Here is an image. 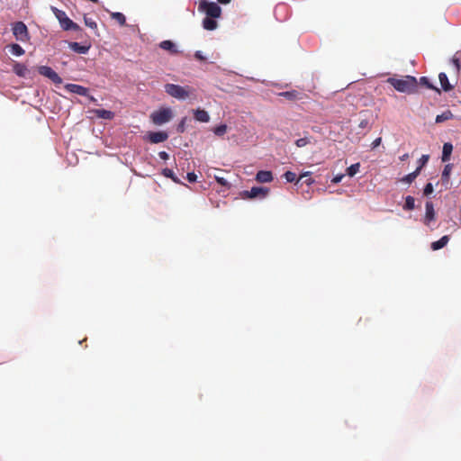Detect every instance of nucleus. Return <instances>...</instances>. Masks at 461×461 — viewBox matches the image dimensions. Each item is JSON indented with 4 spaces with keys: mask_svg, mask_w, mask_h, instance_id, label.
Returning <instances> with one entry per match:
<instances>
[{
    "mask_svg": "<svg viewBox=\"0 0 461 461\" xmlns=\"http://www.w3.org/2000/svg\"><path fill=\"white\" fill-rule=\"evenodd\" d=\"M387 82L401 93L412 94L417 89V79L412 76H407L402 79L389 77Z\"/></svg>",
    "mask_w": 461,
    "mask_h": 461,
    "instance_id": "f257e3e1",
    "label": "nucleus"
},
{
    "mask_svg": "<svg viewBox=\"0 0 461 461\" xmlns=\"http://www.w3.org/2000/svg\"><path fill=\"white\" fill-rule=\"evenodd\" d=\"M51 11L59 22L60 27L64 31H75L80 33L83 32L80 26L77 23H74L70 18H68L64 11L59 10L55 6H51Z\"/></svg>",
    "mask_w": 461,
    "mask_h": 461,
    "instance_id": "f03ea898",
    "label": "nucleus"
},
{
    "mask_svg": "<svg viewBox=\"0 0 461 461\" xmlns=\"http://www.w3.org/2000/svg\"><path fill=\"white\" fill-rule=\"evenodd\" d=\"M193 91L190 86H181L175 84L165 85V92L170 96L179 100L187 98Z\"/></svg>",
    "mask_w": 461,
    "mask_h": 461,
    "instance_id": "7ed1b4c3",
    "label": "nucleus"
},
{
    "mask_svg": "<svg viewBox=\"0 0 461 461\" xmlns=\"http://www.w3.org/2000/svg\"><path fill=\"white\" fill-rule=\"evenodd\" d=\"M199 11L203 12L206 16L212 18H220L221 15V8L215 2L202 0L198 6Z\"/></svg>",
    "mask_w": 461,
    "mask_h": 461,
    "instance_id": "20e7f679",
    "label": "nucleus"
},
{
    "mask_svg": "<svg viewBox=\"0 0 461 461\" xmlns=\"http://www.w3.org/2000/svg\"><path fill=\"white\" fill-rule=\"evenodd\" d=\"M173 113L170 108H162L151 113L150 118L156 125H162L171 120Z\"/></svg>",
    "mask_w": 461,
    "mask_h": 461,
    "instance_id": "39448f33",
    "label": "nucleus"
},
{
    "mask_svg": "<svg viewBox=\"0 0 461 461\" xmlns=\"http://www.w3.org/2000/svg\"><path fill=\"white\" fill-rule=\"evenodd\" d=\"M13 33L15 39L19 41L25 42L30 40L27 26L23 22H16L13 24Z\"/></svg>",
    "mask_w": 461,
    "mask_h": 461,
    "instance_id": "423d86ee",
    "label": "nucleus"
},
{
    "mask_svg": "<svg viewBox=\"0 0 461 461\" xmlns=\"http://www.w3.org/2000/svg\"><path fill=\"white\" fill-rule=\"evenodd\" d=\"M269 189L263 186H253L250 190L241 193L243 199L265 198L268 194Z\"/></svg>",
    "mask_w": 461,
    "mask_h": 461,
    "instance_id": "0eeeda50",
    "label": "nucleus"
},
{
    "mask_svg": "<svg viewBox=\"0 0 461 461\" xmlns=\"http://www.w3.org/2000/svg\"><path fill=\"white\" fill-rule=\"evenodd\" d=\"M38 72L43 76L50 79L53 83L59 85L62 83L61 77L50 68L48 66H41L38 68Z\"/></svg>",
    "mask_w": 461,
    "mask_h": 461,
    "instance_id": "6e6552de",
    "label": "nucleus"
},
{
    "mask_svg": "<svg viewBox=\"0 0 461 461\" xmlns=\"http://www.w3.org/2000/svg\"><path fill=\"white\" fill-rule=\"evenodd\" d=\"M168 135L165 131L150 132L149 134V140L151 143H160L167 140Z\"/></svg>",
    "mask_w": 461,
    "mask_h": 461,
    "instance_id": "1a4fd4ad",
    "label": "nucleus"
},
{
    "mask_svg": "<svg viewBox=\"0 0 461 461\" xmlns=\"http://www.w3.org/2000/svg\"><path fill=\"white\" fill-rule=\"evenodd\" d=\"M65 87L69 92L82 96H86L88 93V89L86 87L76 84H68Z\"/></svg>",
    "mask_w": 461,
    "mask_h": 461,
    "instance_id": "9d476101",
    "label": "nucleus"
},
{
    "mask_svg": "<svg viewBox=\"0 0 461 461\" xmlns=\"http://www.w3.org/2000/svg\"><path fill=\"white\" fill-rule=\"evenodd\" d=\"M425 209H426V212H425L424 223L426 225H429V222L435 219V210H434L433 203L431 202H427L425 204Z\"/></svg>",
    "mask_w": 461,
    "mask_h": 461,
    "instance_id": "9b49d317",
    "label": "nucleus"
},
{
    "mask_svg": "<svg viewBox=\"0 0 461 461\" xmlns=\"http://www.w3.org/2000/svg\"><path fill=\"white\" fill-rule=\"evenodd\" d=\"M279 96H283L289 101L301 100L303 98L302 93L297 90H291L286 92H281L278 94Z\"/></svg>",
    "mask_w": 461,
    "mask_h": 461,
    "instance_id": "f8f14e48",
    "label": "nucleus"
},
{
    "mask_svg": "<svg viewBox=\"0 0 461 461\" xmlns=\"http://www.w3.org/2000/svg\"><path fill=\"white\" fill-rule=\"evenodd\" d=\"M256 180L259 183H269L273 180L272 172L260 170L256 175Z\"/></svg>",
    "mask_w": 461,
    "mask_h": 461,
    "instance_id": "ddd939ff",
    "label": "nucleus"
},
{
    "mask_svg": "<svg viewBox=\"0 0 461 461\" xmlns=\"http://www.w3.org/2000/svg\"><path fill=\"white\" fill-rule=\"evenodd\" d=\"M68 46L70 50L79 54H86L91 47L90 44L81 45L78 42H69Z\"/></svg>",
    "mask_w": 461,
    "mask_h": 461,
    "instance_id": "4468645a",
    "label": "nucleus"
},
{
    "mask_svg": "<svg viewBox=\"0 0 461 461\" xmlns=\"http://www.w3.org/2000/svg\"><path fill=\"white\" fill-rule=\"evenodd\" d=\"M438 79H439L441 87L445 92H449L454 88V86L449 83L446 73H444V72L439 73Z\"/></svg>",
    "mask_w": 461,
    "mask_h": 461,
    "instance_id": "2eb2a0df",
    "label": "nucleus"
},
{
    "mask_svg": "<svg viewBox=\"0 0 461 461\" xmlns=\"http://www.w3.org/2000/svg\"><path fill=\"white\" fill-rule=\"evenodd\" d=\"M215 19L216 18H212V17L206 16L203 20V29L206 30V31H213V30L217 29L218 23L216 22Z\"/></svg>",
    "mask_w": 461,
    "mask_h": 461,
    "instance_id": "dca6fc26",
    "label": "nucleus"
},
{
    "mask_svg": "<svg viewBox=\"0 0 461 461\" xmlns=\"http://www.w3.org/2000/svg\"><path fill=\"white\" fill-rule=\"evenodd\" d=\"M453 151V145L450 142H446L443 145L442 157L443 162H447L450 159L451 153Z\"/></svg>",
    "mask_w": 461,
    "mask_h": 461,
    "instance_id": "f3484780",
    "label": "nucleus"
},
{
    "mask_svg": "<svg viewBox=\"0 0 461 461\" xmlns=\"http://www.w3.org/2000/svg\"><path fill=\"white\" fill-rule=\"evenodd\" d=\"M159 47L162 50H167V51H169L172 54L177 53V50H176V47L175 43L173 41H169V40H166V41H161L160 44H159Z\"/></svg>",
    "mask_w": 461,
    "mask_h": 461,
    "instance_id": "a211bd4d",
    "label": "nucleus"
},
{
    "mask_svg": "<svg viewBox=\"0 0 461 461\" xmlns=\"http://www.w3.org/2000/svg\"><path fill=\"white\" fill-rule=\"evenodd\" d=\"M194 119L201 122H208L210 116L205 110L197 109L194 111Z\"/></svg>",
    "mask_w": 461,
    "mask_h": 461,
    "instance_id": "6ab92c4d",
    "label": "nucleus"
},
{
    "mask_svg": "<svg viewBox=\"0 0 461 461\" xmlns=\"http://www.w3.org/2000/svg\"><path fill=\"white\" fill-rule=\"evenodd\" d=\"M448 240H449L448 236L445 235V236L441 237L438 240L432 242L430 245V248L433 250H438V249L444 248L447 244Z\"/></svg>",
    "mask_w": 461,
    "mask_h": 461,
    "instance_id": "aec40b11",
    "label": "nucleus"
},
{
    "mask_svg": "<svg viewBox=\"0 0 461 461\" xmlns=\"http://www.w3.org/2000/svg\"><path fill=\"white\" fill-rule=\"evenodd\" d=\"M94 113L98 118L105 120H112L114 116V113L112 111L104 109H96L94 111Z\"/></svg>",
    "mask_w": 461,
    "mask_h": 461,
    "instance_id": "412c9836",
    "label": "nucleus"
},
{
    "mask_svg": "<svg viewBox=\"0 0 461 461\" xmlns=\"http://www.w3.org/2000/svg\"><path fill=\"white\" fill-rule=\"evenodd\" d=\"M454 117L452 112L450 110L444 111L441 114L437 115L436 123H441L445 121L450 120Z\"/></svg>",
    "mask_w": 461,
    "mask_h": 461,
    "instance_id": "4be33fe9",
    "label": "nucleus"
},
{
    "mask_svg": "<svg viewBox=\"0 0 461 461\" xmlns=\"http://www.w3.org/2000/svg\"><path fill=\"white\" fill-rule=\"evenodd\" d=\"M27 71L28 69L26 66L23 64L15 63L14 65V72L19 77H24L26 76Z\"/></svg>",
    "mask_w": 461,
    "mask_h": 461,
    "instance_id": "5701e85b",
    "label": "nucleus"
},
{
    "mask_svg": "<svg viewBox=\"0 0 461 461\" xmlns=\"http://www.w3.org/2000/svg\"><path fill=\"white\" fill-rule=\"evenodd\" d=\"M111 17L115 20L121 26L126 25L125 15L120 12L111 13Z\"/></svg>",
    "mask_w": 461,
    "mask_h": 461,
    "instance_id": "b1692460",
    "label": "nucleus"
},
{
    "mask_svg": "<svg viewBox=\"0 0 461 461\" xmlns=\"http://www.w3.org/2000/svg\"><path fill=\"white\" fill-rule=\"evenodd\" d=\"M420 172V167H417L415 171L403 176L402 178V182H405L408 184L412 183L415 180V178L419 176Z\"/></svg>",
    "mask_w": 461,
    "mask_h": 461,
    "instance_id": "393cba45",
    "label": "nucleus"
},
{
    "mask_svg": "<svg viewBox=\"0 0 461 461\" xmlns=\"http://www.w3.org/2000/svg\"><path fill=\"white\" fill-rule=\"evenodd\" d=\"M452 164H447L443 169V172H442V176H441V179L444 183H448L449 182V176H450V174H451V171H452Z\"/></svg>",
    "mask_w": 461,
    "mask_h": 461,
    "instance_id": "a878e982",
    "label": "nucleus"
},
{
    "mask_svg": "<svg viewBox=\"0 0 461 461\" xmlns=\"http://www.w3.org/2000/svg\"><path fill=\"white\" fill-rule=\"evenodd\" d=\"M10 51L14 56H22L24 54V50L17 43L10 45Z\"/></svg>",
    "mask_w": 461,
    "mask_h": 461,
    "instance_id": "bb28decb",
    "label": "nucleus"
},
{
    "mask_svg": "<svg viewBox=\"0 0 461 461\" xmlns=\"http://www.w3.org/2000/svg\"><path fill=\"white\" fill-rule=\"evenodd\" d=\"M414 207H415V199L412 196L408 195L405 198V204L403 205V209L406 211H411V210H413Z\"/></svg>",
    "mask_w": 461,
    "mask_h": 461,
    "instance_id": "cd10ccee",
    "label": "nucleus"
},
{
    "mask_svg": "<svg viewBox=\"0 0 461 461\" xmlns=\"http://www.w3.org/2000/svg\"><path fill=\"white\" fill-rule=\"evenodd\" d=\"M84 22H85L86 26L93 29L95 32V33L97 34V23L92 18H89L86 15H85Z\"/></svg>",
    "mask_w": 461,
    "mask_h": 461,
    "instance_id": "c85d7f7f",
    "label": "nucleus"
},
{
    "mask_svg": "<svg viewBox=\"0 0 461 461\" xmlns=\"http://www.w3.org/2000/svg\"><path fill=\"white\" fill-rule=\"evenodd\" d=\"M451 62L455 68V70H456V75H459L460 73V70H461V63H460V58H458L456 56V54H455L451 59Z\"/></svg>",
    "mask_w": 461,
    "mask_h": 461,
    "instance_id": "c756f323",
    "label": "nucleus"
},
{
    "mask_svg": "<svg viewBox=\"0 0 461 461\" xmlns=\"http://www.w3.org/2000/svg\"><path fill=\"white\" fill-rule=\"evenodd\" d=\"M359 168H360L359 163L353 164L347 168V174L349 176H354L359 171Z\"/></svg>",
    "mask_w": 461,
    "mask_h": 461,
    "instance_id": "7c9ffc66",
    "label": "nucleus"
},
{
    "mask_svg": "<svg viewBox=\"0 0 461 461\" xmlns=\"http://www.w3.org/2000/svg\"><path fill=\"white\" fill-rule=\"evenodd\" d=\"M226 131H227V126L225 124H221V125L215 127L213 131L217 136H222L226 133Z\"/></svg>",
    "mask_w": 461,
    "mask_h": 461,
    "instance_id": "2f4dec72",
    "label": "nucleus"
},
{
    "mask_svg": "<svg viewBox=\"0 0 461 461\" xmlns=\"http://www.w3.org/2000/svg\"><path fill=\"white\" fill-rule=\"evenodd\" d=\"M284 177L285 178V180L289 183H293L296 180V174L292 172V171H286L285 174H284Z\"/></svg>",
    "mask_w": 461,
    "mask_h": 461,
    "instance_id": "473e14b6",
    "label": "nucleus"
},
{
    "mask_svg": "<svg viewBox=\"0 0 461 461\" xmlns=\"http://www.w3.org/2000/svg\"><path fill=\"white\" fill-rule=\"evenodd\" d=\"M310 142H311L310 139L307 137H304V138L296 140L295 145L298 148H303V147L306 146L307 144H309Z\"/></svg>",
    "mask_w": 461,
    "mask_h": 461,
    "instance_id": "72a5a7b5",
    "label": "nucleus"
},
{
    "mask_svg": "<svg viewBox=\"0 0 461 461\" xmlns=\"http://www.w3.org/2000/svg\"><path fill=\"white\" fill-rule=\"evenodd\" d=\"M303 178H305L304 183H306L308 185H310L313 182V180L310 177V173L309 172L302 174L299 176V178L297 179V182H299L300 180H303Z\"/></svg>",
    "mask_w": 461,
    "mask_h": 461,
    "instance_id": "f704fd0d",
    "label": "nucleus"
},
{
    "mask_svg": "<svg viewBox=\"0 0 461 461\" xmlns=\"http://www.w3.org/2000/svg\"><path fill=\"white\" fill-rule=\"evenodd\" d=\"M162 174L167 176V177H169L171 179H173L175 182H177L176 178L174 176V172L173 170L169 169V168H165L163 169L162 171Z\"/></svg>",
    "mask_w": 461,
    "mask_h": 461,
    "instance_id": "c9c22d12",
    "label": "nucleus"
},
{
    "mask_svg": "<svg viewBox=\"0 0 461 461\" xmlns=\"http://www.w3.org/2000/svg\"><path fill=\"white\" fill-rule=\"evenodd\" d=\"M214 178H215L216 182L218 184H220L221 185L227 186V187L230 186V185L228 183V181L224 177L219 176H215Z\"/></svg>",
    "mask_w": 461,
    "mask_h": 461,
    "instance_id": "e433bc0d",
    "label": "nucleus"
},
{
    "mask_svg": "<svg viewBox=\"0 0 461 461\" xmlns=\"http://www.w3.org/2000/svg\"><path fill=\"white\" fill-rule=\"evenodd\" d=\"M429 158V155H422L420 157V158L419 159L420 165L418 167H420V169H421L428 163Z\"/></svg>",
    "mask_w": 461,
    "mask_h": 461,
    "instance_id": "4c0bfd02",
    "label": "nucleus"
},
{
    "mask_svg": "<svg viewBox=\"0 0 461 461\" xmlns=\"http://www.w3.org/2000/svg\"><path fill=\"white\" fill-rule=\"evenodd\" d=\"M420 83H421L423 86H427L428 88H429V89H436V88L434 87V86L430 84V82H429V78H428V77H420Z\"/></svg>",
    "mask_w": 461,
    "mask_h": 461,
    "instance_id": "58836bf2",
    "label": "nucleus"
},
{
    "mask_svg": "<svg viewBox=\"0 0 461 461\" xmlns=\"http://www.w3.org/2000/svg\"><path fill=\"white\" fill-rule=\"evenodd\" d=\"M433 193V185L431 183H428L425 187H424V190H423V194L425 195H429Z\"/></svg>",
    "mask_w": 461,
    "mask_h": 461,
    "instance_id": "ea45409f",
    "label": "nucleus"
},
{
    "mask_svg": "<svg viewBox=\"0 0 461 461\" xmlns=\"http://www.w3.org/2000/svg\"><path fill=\"white\" fill-rule=\"evenodd\" d=\"M186 178L190 183H194L196 181L197 176L194 172H191L187 173Z\"/></svg>",
    "mask_w": 461,
    "mask_h": 461,
    "instance_id": "a19ab883",
    "label": "nucleus"
},
{
    "mask_svg": "<svg viewBox=\"0 0 461 461\" xmlns=\"http://www.w3.org/2000/svg\"><path fill=\"white\" fill-rule=\"evenodd\" d=\"M381 140L382 139L381 138H376L373 142H372V148L375 149L376 147H378L381 143Z\"/></svg>",
    "mask_w": 461,
    "mask_h": 461,
    "instance_id": "79ce46f5",
    "label": "nucleus"
},
{
    "mask_svg": "<svg viewBox=\"0 0 461 461\" xmlns=\"http://www.w3.org/2000/svg\"><path fill=\"white\" fill-rule=\"evenodd\" d=\"M158 156L163 160H167L168 158V157H169L168 154L166 151H160L158 153Z\"/></svg>",
    "mask_w": 461,
    "mask_h": 461,
    "instance_id": "37998d69",
    "label": "nucleus"
},
{
    "mask_svg": "<svg viewBox=\"0 0 461 461\" xmlns=\"http://www.w3.org/2000/svg\"><path fill=\"white\" fill-rule=\"evenodd\" d=\"M367 125H368V121L365 119V120H362V121L359 122L358 127H359V128H362V129H365V128H366V127H367Z\"/></svg>",
    "mask_w": 461,
    "mask_h": 461,
    "instance_id": "c03bdc74",
    "label": "nucleus"
},
{
    "mask_svg": "<svg viewBox=\"0 0 461 461\" xmlns=\"http://www.w3.org/2000/svg\"><path fill=\"white\" fill-rule=\"evenodd\" d=\"M343 177V175H339V176H336L333 179H332V183H339L341 181Z\"/></svg>",
    "mask_w": 461,
    "mask_h": 461,
    "instance_id": "a18cd8bd",
    "label": "nucleus"
},
{
    "mask_svg": "<svg viewBox=\"0 0 461 461\" xmlns=\"http://www.w3.org/2000/svg\"><path fill=\"white\" fill-rule=\"evenodd\" d=\"M194 57L199 60H204V57L202 55L201 51H196Z\"/></svg>",
    "mask_w": 461,
    "mask_h": 461,
    "instance_id": "49530a36",
    "label": "nucleus"
},
{
    "mask_svg": "<svg viewBox=\"0 0 461 461\" xmlns=\"http://www.w3.org/2000/svg\"><path fill=\"white\" fill-rule=\"evenodd\" d=\"M178 131L180 132H183L184 130H185V126H184V122H182L179 125H178Z\"/></svg>",
    "mask_w": 461,
    "mask_h": 461,
    "instance_id": "de8ad7c7",
    "label": "nucleus"
},
{
    "mask_svg": "<svg viewBox=\"0 0 461 461\" xmlns=\"http://www.w3.org/2000/svg\"><path fill=\"white\" fill-rule=\"evenodd\" d=\"M220 4L228 5L231 0H217Z\"/></svg>",
    "mask_w": 461,
    "mask_h": 461,
    "instance_id": "09e8293b",
    "label": "nucleus"
},
{
    "mask_svg": "<svg viewBox=\"0 0 461 461\" xmlns=\"http://www.w3.org/2000/svg\"><path fill=\"white\" fill-rule=\"evenodd\" d=\"M406 157H408L407 154L403 155L402 158L404 159V158H406Z\"/></svg>",
    "mask_w": 461,
    "mask_h": 461,
    "instance_id": "8fccbe9b",
    "label": "nucleus"
}]
</instances>
